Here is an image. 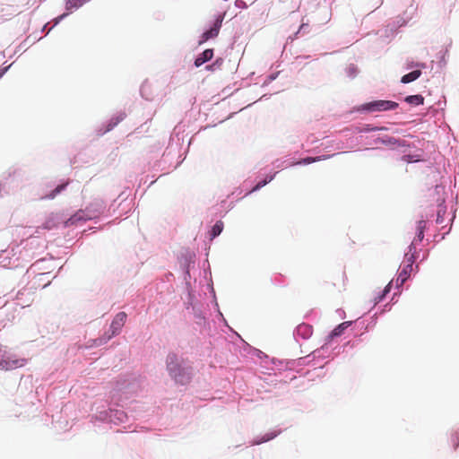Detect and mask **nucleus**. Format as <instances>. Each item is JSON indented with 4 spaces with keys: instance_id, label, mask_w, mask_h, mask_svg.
<instances>
[{
    "instance_id": "1",
    "label": "nucleus",
    "mask_w": 459,
    "mask_h": 459,
    "mask_svg": "<svg viewBox=\"0 0 459 459\" xmlns=\"http://www.w3.org/2000/svg\"><path fill=\"white\" fill-rule=\"evenodd\" d=\"M167 368L170 376L178 383L185 384L189 377L186 376L185 369L181 367L178 356L170 353L167 357Z\"/></svg>"
},
{
    "instance_id": "2",
    "label": "nucleus",
    "mask_w": 459,
    "mask_h": 459,
    "mask_svg": "<svg viewBox=\"0 0 459 459\" xmlns=\"http://www.w3.org/2000/svg\"><path fill=\"white\" fill-rule=\"evenodd\" d=\"M398 106L397 102L379 100L364 104L363 109L369 112L387 111L395 109Z\"/></svg>"
},
{
    "instance_id": "3",
    "label": "nucleus",
    "mask_w": 459,
    "mask_h": 459,
    "mask_svg": "<svg viewBox=\"0 0 459 459\" xmlns=\"http://www.w3.org/2000/svg\"><path fill=\"white\" fill-rule=\"evenodd\" d=\"M126 316H127L125 312H119L118 314L116 315L110 325L111 333L108 335L107 340L111 339L113 336L120 333L122 327L126 323Z\"/></svg>"
},
{
    "instance_id": "4",
    "label": "nucleus",
    "mask_w": 459,
    "mask_h": 459,
    "mask_svg": "<svg viewBox=\"0 0 459 459\" xmlns=\"http://www.w3.org/2000/svg\"><path fill=\"white\" fill-rule=\"evenodd\" d=\"M222 21H223V17L219 16L215 20L212 28L210 30L204 31L202 34L201 39L199 40V44H203V43L206 42L207 40H209L210 39L216 38L220 32V29L221 27Z\"/></svg>"
},
{
    "instance_id": "5",
    "label": "nucleus",
    "mask_w": 459,
    "mask_h": 459,
    "mask_svg": "<svg viewBox=\"0 0 459 459\" xmlns=\"http://www.w3.org/2000/svg\"><path fill=\"white\" fill-rule=\"evenodd\" d=\"M413 264H414V257L413 255H410V257L407 258V264L403 265L401 272L399 273V275L396 280L397 285H403L407 279L410 277L411 273L413 269Z\"/></svg>"
},
{
    "instance_id": "6",
    "label": "nucleus",
    "mask_w": 459,
    "mask_h": 459,
    "mask_svg": "<svg viewBox=\"0 0 459 459\" xmlns=\"http://www.w3.org/2000/svg\"><path fill=\"white\" fill-rule=\"evenodd\" d=\"M27 360L19 358H5L0 361V369L13 370L25 366Z\"/></svg>"
},
{
    "instance_id": "7",
    "label": "nucleus",
    "mask_w": 459,
    "mask_h": 459,
    "mask_svg": "<svg viewBox=\"0 0 459 459\" xmlns=\"http://www.w3.org/2000/svg\"><path fill=\"white\" fill-rule=\"evenodd\" d=\"M213 56V50L212 48L205 49L201 53L195 60V65L196 67L201 66L207 61H210Z\"/></svg>"
},
{
    "instance_id": "8",
    "label": "nucleus",
    "mask_w": 459,
    "mask_h": 459,
    "mask_svg": "<svg viewBox=\"0 0 459 459\" xmlns=\"http://www.w3.org/2000/svg\"><path fill=\"white\" fill-rule=\"evenodd\" d=\"M420 75H421L420 70H414L407 74H404L402 77L401 82L403 83H409V82H411L417 80Z\"/></svg>"
},
{
    "instance_id": "9",
    "label": "nucleus",
    "mask_w": 459,
    "mask_h": 459,
    "mask_svg": "<svg viewBox=\"0 0 459 459\" xmlns=\"http://www.w3.org/2000/svg\"><path fill=\"white\" fill-rule=\"evenodd\" d=\"M405 101L409 104H411V105H415V106H419V105H421L423 104L424 102V98L420 95V94H417V95H410V96H407L405 98Z\"/></svg>"
},
{
    "instance_id": "10",
    "label": "nucleus",
    "mask_w": 459,
    "mask_h": 459,
    "mask_svg": "<svg viewBox=\"0 0 459 459\" xmlns=\"http://www.w3.org/2000/svg\"><path fill=\"white\" fill-rule=\"evenodd\" d=\"M223 230V222L221 221H218L213 227L212 228V230L210 232V238L211 239H213L217 236H219Z\"/></svg>"
},
{
    "instance_id": "11",
    "label": "nucleus",
    "mask_w": 459,
    "mask_h": 459,
    "mask_svg": "<svg viewBox=\"0 0 459 459\" xmlns=\"http://www.w3.org/2000/svg\"><path fill=\"white\" fill-rule=\"evenodd\" d=\"M68 184H69V181H66L65 183L58 185L54 190H52L50 192V194H48L47 195V197L49 199H54L58 194H60L68 186Z\"/></svg>"
},
{
    "instance_id": "12",
    "label": "nucleus",
    "mask_w": 459,
    "mask_h": 459,
    "mask_svg": "<svg viewBox=\"0 0 459 459\" xmlns=\"http://www.w3.org/2000/svg\"><path fill=\"white\" fill-rule=\"evenodd\" d=\"M351 325V322L346 321L342 324H340L338 326H336L333 332L332 336H339L342 333V332Z\"/></svg>"
},
{
    "instance_id": "13",
    "label": "nucleus",
    "mask_w": 459,
    "mask_h": 459,
    "mask_svg": "<svg viewBox=\"0 0 459 459\" xmlns=\"http://www.w3.org/2000/svg\"><path fill=\"white\" fill-rule=\"evenodd\" d=\"M328 156L307 157L299 160L297 164H310L316 161H320L327 159Z\"/></svg>"
},
{
    "instance_id": "14",
    "label": "nucleus",
    "mask_w": 459,
    "mask_h": 459,
    "mask_svg": "<svg viewBox=\"0 0 459 459\" xmlns=\"http://www.w3.org/2000/svg\"><path fill=\"white\" fill-rule=\"evenodd\" d=\"M425 228H426L425 221L421 220V221H418V225H417V230H418L417 240L418 241H421L423 239Z\"/></svg>"
},
{
    "instance_id": "15",
    "label": "nucleus",
    "mask_w": 459,
    "mask_h": 459,
    "mask_svg": "<svg viewBox=\"0 0 459 459\" xmlns=\"http://www.w3.org/2000/svg\"><path fill=\"white\" fill-rule=\"evenodd\" d=\"M380 142L385 145H402L398 139L391 136L384 137L380 139Z\"/></svg>"
},
{
    "instance_id": "16",
    "label": "nucleus",
    "mask_w": 459,
    "mask_h": 459,
    "mask_svg": "<svg viewBox=\"0 0 459 459\" xmlns=\"http://www.w3.org/2000/svg\"><path fill=\"white\" fill-rule=\"evenodd\" d=\"M80 220H84V218L80 214V212L74 214V216H72L71 218H69L65 224L66 225H72V224H74L77 221H80Z\"/></svg>"
},
{
    "instance_id": "17",
    "label": "nucleus",
    "mask_w": 459,
    "mask_h": 459,
    "mask_svg": "<svg viewBox=\"0 0 459 459\" xmlns=\"http://www.w3.org/2000/svg\"><path fill=\"white\" fill-rule=\"evenodd\" d=\"M273 180V177H269L268 178H265L260 182H258L255 186L252 189V191H256L260 189L261 187L264 186L266 184H268L270 181Z\"/></svg>"
},
{
    "instance_id": "18",
    "label": "nucleus",
    "mask_w": 459,
    "mask_h": 459,
    "mask_svg": "<svg viewBox=\"0 0 459 459\" xmlns=\"http://www.w3.org/2000/svg\"><path fill=\"white\" fill-rule=\"evenodd\" d=\"M390 285H391V283H388L385 286V290H383L382 295L377 298V302H380L385 298V296L390 291V288H391Z\"/></svg>"
},
{
    "instance_id": "19",
    "label": "nucleus",
    "mask_w": 459,
    "mask_h": 459,
    "mask_svg": "<svg viewBox=\"0 0 459 459\" xmlns=\"http://www.w3.org/2000/svg\"><path fill=\"white\" fill-rule=\"evenodd\" d=\"M302 329H305V330H307V332H311L310 327H309L308 325H299V326L298 331L299 332V331H301Z\"/></svg>"
},
{
    "instance_id": "20",
    "label": "nucleus",
    "mask_w": 459,
    "mask_h": 459,
    "mask_svg": "<svg viewBox=\"0 0 459 459\" xmlns=\"http://www.w3.org/2000/svg\"><path fill=\"white\" fill-rule=\"evenodd\" d=\"M65 16H67V13H63L61 14L60 16H58L56 19V22H55V24H57L61 20H63Z\"/></svg>"
},
{
    "instance_id": "21",
    "label": "nucleus",
    "mask_w": 459,
    "mask_h": 459,
    "mask_svg": "<svg viewBox=\"0 0 459 459\" xmlns=\"http://www.w3.org/2000/svg\"><path fill=\"white\" fill-rule=\"evenodd\" d=\"M345 280H346V276H345V274L343 273V274H342V285H343V286H344V281H345Z\"/></svg>"
},
{
    "instance_id": "22",
    "label": "nucleus",
    "mask_w": 459,
    "mask_h": 459,
    "mask_svg": "<svg viewBox=\"0 0 459 459\" xmlns=\"http://www.w3.org/2000/svg\"><path fill=\"white\" fill-rule=\"evenodd\" d=\"M4 70H0V78L3 76V74H4Z\"/></svg>"
},
{
    "instance_id": "23",
    "label": "nucleus",
    "mask_w": 459,
    "mask_h": 459,
    "mask_svg": "<svg viewBox=\"0 0 459 459\" xmlns=\"http://www.w3.org/2000/svg\"><path fill=\"white\" fill-rule=\"evenodd\" d=\"M206 68L212 70V65H208Z\"/></svg>"
}]
</instances>
